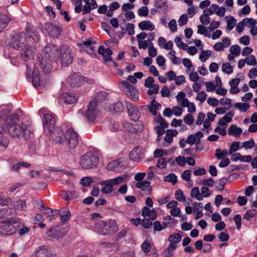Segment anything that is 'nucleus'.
Here are the masks:
<instances>
[{"instance_id":"ddd939ff","label":"nucleus","mask_w":257,"mask_h":257,"mask_svg":"<svg viewBox=\"0 0 257 257\" xmlns=\"http://www.w3.org/2000/svg\"><path fill=\"white\" fill-rule=\"evenodd\" d=\"M35 257H57L53 253L50 249L46 245H41L37 247L33 253Z\"/></svg>"},{"instance_id":"39448f33","label":"nucleus","mask_w":257,"mask_h":257,"mask_svg":"<svg viewBox=\"0 0 257 257\" xmlns=\"http://www.w3.org/2000/svg\"><path fill=\"white\" fill-rule=\"evenodd\" d=\"M94 229L99 234L105 235L113 233L115 231V226L110 222L100 221L95 224Z\"/></svg>"},{"instance_id":"7ed1b4c3","label":"nucleus","mask_w":257,"mask_h":257,"mask_svg":"<svg viewBox=\"0 0 257 257\" xmlns=\"http://www.w3.org/2000/svg\"><path fill=\"white\" fill-rule=\"evenodd\" d=\"M17 223L16 219L9 218L1 221L0 234L3 235H10L17 231V228L14 225Z\"/></svg>"},{"instance_id":"72a5a7b5","label":"nucleus","mask_w":257,"mask_h":257,"mask_svg":"<svg viewBox=\"0 0 257 257\" xmlns=\"http://www.w3.org/2000/svg\"><path fill=\"white\" fill-rule=\"evenodd\" d=\"M110 110L113 112H120L124 109V106L120 101L113 103L109 106Z\"/></svg>"},{"instance_id":"a18cd8bd","label":"nucleus","mask_w":257,"mask_h":257,"mask_svg":"<svg viewBox=\"0 0 257 257\" xmlns=\"http://www.w3.org/2000/svg\"><path fill=\"white\" fill-rule=\"evenodd\" d=\"M234 106L241 112H245L249 108V104L246 103L238 102L234 104Z\"/></svg>"},{"instance_id":"473e14b6","label":"nucleus","mask_w":257,"mask_h":257,"mask_svg":"<svg viewBox=\"0 0 257 257\" xmlns=\"http://www.w3.org/2000/svg\"><path fill=\"white\" fill-rule=\"evenodd\" d=\"M240 82V79L238 78H236L235 79H232L229 82V85L230 86V89H229V92L232 94H237L239 92V90L238 89H236L235 91H233V89H236Z\"/></svg>"},{"instance_id":"680f3d73","label":"nucleus","mask_w":257,"mask_h":257,"mask_svg":"<svg viewBox=\"0 0 257 257\" xmlns=\"http://www.w3.org/2000/svg\"><path fill=\"white\" fill-rule=\"evenodd\" d=\"M182 107H187L188 108V111L190 113H194L196 111V107L195 104L193 102H190L189 100L187 103H185V105L182 106Z\"/></svg>"},{"instance_id":"603ef678","label":"nucleus","mask_w":257,"mask_h":257,"mask_svg":"<svg viewBox=\"0 0 257 257\" xmlns=\"http://www.w3.org/2000/svg\"><path fill=\"white\" fill-rule=\"evenodd\" d=\"M164 180L165 181L171 183L173 185H175L177 181V178L176 175L175 174L171 173L169 175L164 177Z\"/></svg>"},{"instance_id":"4d7b16f0","label":"nucleus","mask_w":257,"mask_h":257,"mask_svg":"<svg viewBox=\"0 0 257 257\" xmlns=\"http://www.w3.org/2000/svg\"><path fill=\"white\" fill-rule=\"evenodd\" d=\"M4 132L0 133V147H3L6 148L8 147V145L9 143V139L2 135V134Z\"/></svg>"},{"instance_id":"412c9836","label":"nucleus","mask_w":257,"mask_h":257,"mask_svg":"<svg viewBox=\"0 0 257 257\" xmlns=\"http://www.w3.org/2000/svg\"><path fill=\"white\" fill-rule=\"evenodd\" d=\"M57 214V213L61 217L62 222L65 223L67 221L69 220L71 216V212L68 208H63L61 210H56L54 211Z\"/></svg>"},{"instance_id":"a878e982","label":"nucleus","mask_w":257,"mask_h":257,"mask_svg":"<svg viewBox=\"0 0 257 257\" xmlns=\"http://www.w3.org/2000/svg\"><path fill=\"white\" fill-rule=\"evenodd\" d=\"M61 196L63 199L70 201L78 197V193L76 191H67L63 192Z\"/></svg>"},{"instance_id":"bb28decb","label":"nucleus","mask_w":257,"mask_h":257,"mask_svg":"<svg viewBox=\"0 0 257 257\" xmlns=\"http://www.w3.org/2000/svg\"><path fill=\"white\" fill-rule=\"evenodd\" d=\"M158 106H161V104L155 100H153L150 105L142 106L141 108L143 109L147 107L149 111L153 115H156L157 114V108Z\"/></svg>"},{"instance_id":"6e6d98bb","label":"nucleus","mask_w":257,"mask_h":257,"mask_svg":"<svg viewBox=\"0 0 257 257\" xmlns=\"http://www.w3.org/2000/svg\"><path fill=\"white\" fill-rule=\"evenodd\" d=\"M226 179L222 178L218 180L217 184L216 185L215 188L217 190H223L224 189L225 181Z\"/></svg>"},{"instance_id":"0eeeda50","label":"nucleus","mask_w":257,"mask_h":257,"mask_svg":"<svg viewBox=\"0 0 257 257\" xmlns=\"http://www.w3.org/2000/svg\"><path fill=\"white\" fill-rule=\"evenodd\" d=\"M98 112L97 101L94 98L89 103L85 116L88 121H93L96 118Z\"/></svg>"},{"instance_id":"393cba45","label":"nucleus","mask_w":257,"mask_h":257,"mask_svg":"<svg viewBox=\"0 0 257 257\" xmlns=\"http://www.w3.org/2000/svg\"><path fill=\"white\" fill-rule=\"evenodd\" d=\"M11 21V19L9 16L3 13L0 14V33L7 27L8 24Z\"/></svg>"},{"instance_id":"49530a36","label":"nucleus","mask_w":257,"mask_h":257,"mask_svg":"<svg viewBox=\"0 0 257 257\" xmlns=\"http://www.w3.org/2000/svg\"><path fill=\"white\" fill-rule=\"evenodd\" d=\"M228 153V152L226 149L221 150L220 149H216L215 150V156L218 160H220L223 159V157L226 156Z\"/></svg>"},{"instance_id":"e2e57ef3","label":"nucleus","mask_w":257,"mask_h":257,"mask_svg":"<svg viewBox=\"0 0 257 257\" xmlns=\"http://www.w3.org/2000/svg\"><path fill=\"white\" fill-rule=\"evenodd\" d=\"M233 220L235 223L236 228L238 230H240L241 225V216L240 214H236L233 217Z\"/></svg>"},{"instance_id":"f8f14e48","label":"nucleus","mask_w":257,"mask_h":257,"mask_svg":"<svg viewBox=\"0 0 257 257\" xmlns=\"http://www.w3.org/2000/svg\"><path fill=\"white\" fill-rule=\"evenodd\" d=\"M3 121L5 122L4 125L1 122H0V124L4 127V132H5L11 128V127L19 124L20 122V118L18 114L13 113L7 116V118L3 120Z\"/></svg>"},{"instance_id":"cd10ccee","label":"nucleus","mask_w":257,"mask_h":257,"mask_svg":"<svg viewBox=\"0 0 257 257\" xmlns=\"http://www.w3.org/2000/svg\"><path fill=\"white\" fill-rule=\"evenodd\" d=\"M138 26L142 30L153 31L155 29V26L149 20L142 21Z\"/></svg>"},{"instance_id":"4c0bfd02","label":"nucleus","mask_w":257,"mask_h":257,"mask_svg":"<svg viewBox=\"0 0 257 257\" xmlns=\"http://www.w3.org/2000/svg\"><path fill=\"white\" fill-rule=\"evenodd\" d=\"M92 42L90 40H87L83 42L82 44H78V46H84L86 47L87 50L86 51L88 54L91 55H96V53L93 50V47L91 46Z\"/></svg>"},{"instance_id":"79ce46f5","label":"nucleus","mask_w":257,"mask_h":257,"mask_svg":"<svg viewBox=\"0 0 257 257\" xmlns=\"http://www.w3.org/2000/svg\"><path fill=\"white\" fill-rule=\"evenodd\" d=\"M176 99L178 102L182 106L185 105V103H187L188 99L185 97V93L183 91H180L176 96Z\"/></svg>"},{"instance_id":"6ab92c4d","label":"nucleus","mask_w":257,"mask_h":257,"mask_svg":"<svg viewBox=\"0 0 257 257\" xmlns=\"http://www.w3.org/2000/svg\"><path fill=\"white\" fill-rule=\"evenodd\" d=\"M177 130H168L166 131V136L164 138V143L163 144V147H168L171 145L173 142V138L174 137L178 135Z\"/></svg>"},{"instance_id":"8fccbe9b","label":"nucleus","mask_w":257,"mask_h":257,"mask_svg":"<svg viewBox=\"0 0 257 257\" xmlns=\"http://www.w3.org/2000/svg\"><path fill=\"white\" fill-rule=\"evenodd\" d=\"M174 41L176 44L177 46L180 49H182L184 50H186L188 47V46L187 44L184 43L180 37H176Z\"/></svg>"},{"instance_id":"0e129e2a","label":"nucleus","mask_w":257,"mask_h":257,"mask_svg":"<svg viewBox=\"0 0 257 257\" xmlns=\"http://www.w3.org/2000/svg\"><path fill=\"white\" fill-rule=\"evenodd\" d=\"M194 118L193 116L190 114L188 113L185 115L184 117V121L186 124L191 125L194 122Z\"/></svg>"},{"instance_id":"1a4fd4ad","label":"nucleus","mask_w":257,"mask_h":257,"mask_svg":"<svg viewBox=\"0 0 257 257\" xmlns=\"http://www.w3.org/2000/svg\"><path fill=\"white\" fill-rule=\"evenodd\" d=\"M47 133L50 134L51 138L56 143L62 144L66 141L64 130L61 127H54L51 130V132Z\"/></svg>"},{"instance_id":"5701e85b","label":"nucleus","mask_w":257,"mask_h":257,"mask_svg":"<svg viewBox=\"0 0 257 257\" xmlns=\"http://www.w3.org/2000/svg\"><path fill=\"white\" fill-rule=\"evenodd\" d=\"M82 78L77 73H74L70 78V84L72 87H78L80 85Z\"/></svg>"},{"instance_id":"dca6fc26","label":"nucleus","mask_w":257,"mask_h":257,"mask_svg":"<svg viewBox=\"0 0 257 257\" xmlns=\"http://www.w3.org/2000/svg\"><path fill=\"white\" fill-rule=\"evenodd\" d=\"M34 48L31 46L27 45L22 50L24 52L21 53V58L25 62L32 60L34 54Z\"/></svg>"},{"instance_id":"7c9ffc66","label":"nucleus","mask_w":257,"mask_h":257,"mask_svg":"<svg viewBox=\"0 0 257 257\" xmlns=\"http://www.w3.org/2000/svg\"><path fill=\"white\" fill-rule=\"evenodd\" d=\"M26 32L30 38H32L35 43L39 41V35L38 32L33 28H26Z\"/></svg>"},{"instance_id":"c756f323","label":"nucleus","mask_w":257,"mask_h":257,"mask_svg":"<svg viewBox=\"0 0 257 257\" xmlns=\"http://www.w3.org/2000/svg\"><path fill=\"white\" fill-rule=\"evenodd\" d=\"M128 178V175L124 174L123 175L119 176L115 178L111 179L110 182L112 184V186L118 185L122 183L125 182Z\"/></svg>"},{"instance_id":"c9c22d12","label":"nucleus","mask_w":257,"mask_h":257,"mask_svg":"<svg viewBox=\"0 0 257 257\" xmlns=\"http://www.w3.org/2000/svg\"><path fill=\"white\" fill-rule=\"evenodd\" d=\"M241 132V128L237 127L235 124H231L228 130V134L229 135H232L235 137H238Z\"/></svg>"},{"instance_id":"a211bd4d","label":"nucleus","mask_w":257,"mask_h":257,"mask_svg":"<svg viewBox=\"0 0 257 257\" xmlns=\"http://www.w3.org/2000/svg\"><path fill=\"white\" fill-rule=\"evenodd\" d=\"M144 157V150L141 147L134 148L130 153V158L134 161H139Z\"/></svg>"},{"instance_id":"9d476101","label":"nucleus","mask_w":257,"mask_h":257,"mask_svg":"<svg viewBox=\"0 0 257 257\" xmlns=\"http://www.w3.org/2000/svg\"><path fill=\"white\" fill-rule=\"evenodd\" d=\"M121 84L123 87V90L132 100L137 101L139 99V92L135 87L126 80L121 81Z\"/></svg>"},{"instance_id":"9b49d317","label":"nucleus","mask_w":257,"mask_h":257,"mask_svg":"<svg viewBox=\"0 0 257 257\" xmlns=\"http://www.w3.org/2000/svg\"><path fill=\"white\" fill-rule=\"evenodd\" d=\"M66 141L70 149L75 148L78 144V135L73 128H68L66 132Z\"/></svg>"},{"instance_id":"ea45409f","label":"nucleus","mask_w":257,"mask_h":257,"mask_svg":"<svg viewBox=\"0 0 257 257\" xmlns=\"http://www.w3.org/2000/svg\"><path fill=\"white\" fill-rule=\"evenodd\" d=\"M177 248V245L169 244L168 247L163 252V255L165 257H172L174 250Z\"/></svg>"},{"instance_id":"de8ad7c7","label":"nucleus","mask_w":257,"mask_h":257,"mask_svg":"<svg viewBox=\"0 0 257 257\" xmlns=\"http://www.w3.org/2000/svg\"><path fill=\"white\" fill-rule=\"evenodd\" d=\"M228 19V20H227L226 29L230 31L232 30L236 25V20L233 17H231L230 18L226 17L225 19Z\"/></svg>"},{"instance_id":"2f4dec72","label":"nucleus","mask_w":257,"mask_h":257,"mask_svg":"<svg viewBox=\"0 0 257 257\" xmlns=\"http://www.w3.org/2000/svg\"><path fill=\"white\" fill-rule=\"evenodd\" d=\"M155 7L160 10L163 14H165L168 10V4L167 1H155Z\"/></svg>"},{"instance_id":"052dcab7","label":"nucleus","mask_w":257,"mask_h":257,"mask_svg":"<svg viewBox=\"0 0 257 257\" xmlns=\"http://www.w3.org/2000/svg\"><path fill=\"white\" fill-rule=\"evenodd\" d=\"M14 206L17 209L23 210L26 207V203L24 200L20 199L14 202Z\"/></svg>"},{"instance_id":"aec40b11","label":"nucleus","mask_w":257,"mask_h":257,"mask_svg":"<svg viewBox=\"0 0 257 257\" xmlns=\"http://www.w3.org/2000/svg\"><path fill=\"white\" fill-rule=\"evenodd\" d=\"M203 137V133L201 131H199L194 134L189 135L186 140V142L190 146L194 144L197 145L200 143V139Z\"/></svg>"},{"instance_id":"5fc2aeb1","label":"nucleus","mask_w":257,"mask_h":257,"mask_svg":"<svg viewBox=\"0 0 257 257\" xmlns=\"http://www.w3.org/2000/svg\"><path fill=\"white\" fill-rule=\"evenodd\" d=\"M175 198L177 200L180 202H185L186 198L183 192L181 190H178L175 193Z\"/></svg>"},{"instance_id":"c85d7f7f","label":"nucleus","mask_w":257,"mask_h":257,"mask_svg":"<svg viewBox=\"0 0 257 257\" xmlns=\"http://www.w3.org/2000/svg\"><path fill=\"white\" fill-rule=\"evenodd\" d=\"M136 187L141 189L143 191H148L150 193L152 191V187L150 182L148 181L138 182L136 184Z\"/></svg>"},{"instance_id":"2eb2a0df","label":"nucleus","mask_w":257,"mask_h":257,"mask_svg":"<svg viewBox=\"0 0 257 257\" xmlns=\"http://www.w3.org/2000/svg\"><path fill=\"white\" fill-rule=\"evenodd\" d=\"M43 127L45 132H50L55 127V118L50 113H45L43 115Z\"/></svg>"},{"instance_id":"bf43d9fd","label":"nucleus","mask_w":257,"mask_h":257,"mask_svg":"<svg viewBox=\"0 0 257 257\" xmlns=\"http://www.w3.org/2000/svg\"><path fill=\"white\" fill-rule=\"evenodd\" d=\"M93 181L90 177H83L81 180L80 183L83 186H89L90 184L93 183Z\"/></svg>"},{"instance_id":"4468645a","label":"nucleus","mask_w":257,"mask_h":257,"mask_svg":"<svg viewBox=\"0 0 257 257\" xmlns=\"http://www.w3.org/2000/svg\"><path fill=\"white\" fill-rule=\"evenodd\" d=\"M45 29L48 35L53 38H58L62 31V29L59 25L51 23H46Z\"/></svg>"},{"instance_id":"f3484780","label":"nucleus","mask_w":257,"mask_h":257,"mask_svg":"<svg viewBox=\"0 0 257 257\" xmlns=\"http://www.w3.org/2000/svg\"><path fill=\"white\" fill-rule=\"evenodd\" d=\"M126 104L128 113L131 119L134 121H137L140 115V113L138 108L130 102H126Z\"/></svg>"},{"instance_id":"423d86ee","label":"nucleus","mask_w":257,"mask_h":257,"mask_svg":"<svg viewBox=\"0 0 257 257\" xmlns=\"http://www.w3.org/2000/svg\"><path fill=\"white\" fill-rule=\"evenodd\" d=\"M8 133L13 138H19L23 132L25 139H27V133H31V131L28 129V125L22 123L15 126L11 127V128L7 130Z\"/></svg>"},{"instance_id":"338daca9","label":"nucleus","mask_w":257,"mask_h":257,"mask_svg":"<svg viewBox=\"0 0 257 257\" xmlns=\"http://www.w3.org/2000/svg\"><path fill=\"white\" fill-rule=\"evenodd\" d=\"M138 13L140 17H147L149 14V9L147 7L143 6L139 9Z\"/></svg>"},{"instance_id":"f704fd0d","label":"nucleus","mask_w":257,"mask_h":257,"mask_svg":"<svg viewBox=\"0 0 257 257\" xmlns=\"http://www.w3.org/2000/svg\"><path fill=\"white\" fill-rule=\"evenodd\" d=\"M47 235L52 238L59 239L62 238L64 234L61 231L57 230L56 228H52L48 231Z\"/></svg>"},{"instance_id":"a19ab883","label":"nucleus","mask_w":257,"mask_h":257,"mask_svg":"<svg viewBox=\"0 0 257 257\" xmlns=\"http://www.w3.org/2000/svg\"><path fill=\"white\" fill-rule=\"evenodd\" d=\"M168 240L170 242V244L177 245L176 244L181 240V236L179 233H174L169 236Z\"/></svg>"},{"instance_id":"c03bdc74","label":"nucleus","mask_w":257,"mask_h":257,"mask_svg":"<svg viewBox=\"0 0 257 257\" xmlns=\"http://www.w3.org/2000/svg\"><path fill=\"white\" fill-rule=\"evenodd\" d=\"M182 62L185 67H186V72L189 73L190 71H194V67L189 59L184 58L182 60Z\"/></svg>"},{"instance_id":"69168bd1","label":"nucleus","mask_w":257,"mask_h":257,"mask_svg":"<svg viewBox=\"0 0 257 257\" xmlns=\"http://www.w3.org/2000/svg\"><path fill=\"white\" fill-rule=\"evenodd\" d=\"M106 168L109 171H115L118 168V162L117 161H113L108 163Z\"/></svg>"},{"instance_id":"b1692460","label":"nucleus","mask_w":257,"mask_h":257,"mask_svg":"<svg viewBox=\"0 0 257 257\" xmlns=\"http://www.w3.org/2000/svg\"><path fill=\"white\" fill-rule=\"evenodd\" d=\"M110 180L101 181L100 183L101 185L103 186L101 189V192L104 194H108L112 192L113 188L112 184L109 182Z\"/></svg>"},{"instance_id":"864d4df0","label":"nucleus","mask_w":257,"mask_h":257,"mask_svg":"<svg viewBox=\"0 0 257 257\" xmlns=\"http://www.w3.org/2000/svg\"><path fill=\"white\" fill-rule=\"evenodd\" d=\"M207 10L203 11L204 15L200 17V21L201 23L204 25H208L210 23V18L208 17L210 15L208 13L205 14Z\"/></svg>"},{"instance_id":"f257e3e1","label":"nucleus","mask_w":257,"mask_h":257,"mask_svg":"<svg viewBox=\"0 0 257 257\" xmlns=\"http://www.w3.org/2000/svg\"><path fill=\"white\" fill-rule=\"evenodd\" d=\"M58 49L53 45L46 46L42 54H39L37 56L39 65L44 73H49L51 71L52 66L50 62H55L58 58Z\"/></svg>"},{"instance_id":"4be33fe9","label":"nucleus","mask_w":257,"mask_h":257,"mask_svg":"<svg viewBox=\"0 0 257 257\" xmlns=\"http://www.w3.org/2000/svg\"><path fill=\"white\" fill-rule=\"evenodd\" d=\"M85 3L82 10V14L86 15L89 13L91 10L96 9L98 6L95 0H90L88 2H84Z\"/></svg>"},{"instance_id":"f03ea898","label":"nucleus","mask_w":257,"mask_h":257,"mask_svg":"<svg viewBox=\"0 0 257 257\" xmlns=\"http://www.w3.org/2000/svg\"><path fill=\"white\" fill-rule=\"evenodd\" d=\"M98 164L97 156L92 152H88L80 158V165L85 170L96 167Z\"/></svg>"},{"instance_id":"774afa93","label":"nucleus","mask_w":257,"mask_h":257,"mask_svg":"<svg viewBox=\"0 0 257 257\" xmlns=\"http://www.w3.org/2000/svg\"><path fill=\"white\" fill-rule=\"evenodd\" d=\"M255 210H248L243 215V219L246 220L247 221H250L255 214V213L253 212H255Z\"/></svg>"},{"instance_id":"58836bf2","label":"nucleus","mask_w":257,"mask_h":257,"mask_svg":"<svg viewBox=\"0 0 257 257\" xmlns=\"http://www.w3.org/2000/svg\"><path fill=\"white\" fill-rule=\"evenodd\" d=\"M32 84L37 87L40 85V78L37 69L34 68L33 71Z\"/></svg>"},{"instance_id":"e433bc0d","label":"nucleus","mask_w":257,"mask_h":257,"mask_svg":"<svg viewBox=\"0 0 257 257\" xmlns=\"http://www.w3.org/2000/svg\"><path fill=\"white\" fill-rule=\"evenodd\" d=\"M62 99L67 104H72L77 101L76 98L72 94L69 93H64L62 95Z\"/></svg>"},{"instance_id":"13d9d810","label":"nucleus","mask_w":257,"mask_h":257,"mask_svg":"<svg viewBox=\"0 0 257 257\" xmlns=\"http://www.w3.org/2000/svg\"><path fill=\"white\" fill-rule=\"evenodd\" d=\"M240 47L238 45H235L230 47L229 51L232 54L238 56L240 54Z\"/></svg>"},{"instance_id":"09e8293b","label":"nucleus","mask_w":257,"mask_h":257,"mask_svg":"<svg viewBox=\"0 0 257 257\" xmlns=\"http://www.w3.org/2000/svg\"><path fill=\"white\" fill-rule=\"evenodd\" d=\"M221 69L225 74H229L233 72V66L229 63H223Z\"/></svg>"},{"instance_id":"6e6552de","label":"nucleus","mask_w":257,"mask_h":257,"mask_svg":"<svg viewBox=\"0 0 257 257\" xmlns=\"http://www.w3.org/2000/svg\"><path fill=\"white\" fill-rule=\"evenodd\" d=\"M60 61L63 66H67L72 62L73 57L71 50L67 46H62L60 48Z\"/></svg>"},{"instance_id":"20e7f679","label":"nucleus","mask_w":257,"mask_h":257,"mask_svg":"<svg viewBox=\"0 0 257 257\" xmlns=\"http://www.w3.org/2000/svg\"><path fill=\"white\" fill-rule=\"evenodd\" d=\"M27 37L24 32H20L11 36L9 42L11 47L17 50H22L27 45L25 43Z\"/></svg>"},{"instance_id":"37998d69","label":"nucleus","mask_w":257,"mask_h":257,"mask_svg":"<svg viewBox=\"0 0 257 257\" xmlns=\"http://www.w3.org/2000/svg\"><path fill=\"white\" fill-rule=\"evenodd\" d=\"M190 195L192 198H195L197 200L201 201L203 200V196L200 194L199 189L198 187H194L192 189Z\"/></svg>"},{"instance_id":"3c124183","label":"nucleus","mask_w":257,"mask_h":257,"mask_svg":"<svg viewBox=\"0 0 257 257\" xmlns=\"http://www.w3.org/2000/svg\"><path fill=\"white\" fill-rule=\"evenodd\" d=\"M211 54V51L210 50L202 51L199 55V59L202 62H205Z\"/></svg>"}]
</instances>
